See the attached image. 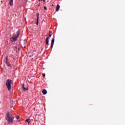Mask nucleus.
<instances>
[{
    "label": "nucleus",
    "instance_id": "nucleus-1",
    "mask_svg": "<svg viewBox=\"0 0 125 125\" xmlns=\"http://www.w3.org/2000/svg\"><path fill=\"white\" fill-rule=\"evenodd\" d=\"M5 119L7 121L8 125H12L13 124L14 117H13L12 114L9 113V112H7L6 114Z\"/></svg>",
    "mask_w": 125,
    "mask_h": 125
},
{
    "label": "nucleus",
    "instance_id": "nucleus-2",
    "mask_svg": "<svg viewBox=\"0 0 125 125\" xmlns=\"http://www.w3.org/2000/svg\"><path fill=\"white\" fill-rule=\"evenodd\" d=\"M11 83H12V80L10 79L7 80L6 82V86L9 91L11 90Z\"/></svg>",
    "mask_w": 125,
    "mask_h": 125
},
{
    "label": "nucleus",
    "instance_id": "nucleus-3",
    "mask_svg": "<svg viewBox=\"0 0 125 125\" xmlns=\"http://www.w3.org/2000/svg\"><path fill=\"white\" fill-rule=\"evenodd\" d=\"M19 36H20V33L18 32L17 36H15L12 38H11V42H15L18 40V38H19Z\"/></svg>",
    "mask_w": 125,
    "mask_h": 125
},
{
    "label": "nucleus",
    "instance_id": "nucleus-4",
    "mask_svg": "<svg viewBox=\"0 0 125 125\" xmlns=\"http://www.w3.org/2000/svg\"><path fill=\"white\" fill-rule=\"evenodd\" d=\"M5 62L7 64V65L8 67H9L10 68H12V66H11V64L9 62H8V56H6L5 58Z\"/></svg>",
    "mask_w": 125,
    "mask_h": 125
},
{
    "label": "nucleus",
    "instance_id": "nucleus-5",
    "mask_svg": "<svg viewBox=\"0 0 125 125\" xmlns=\"http://www.w3.org/2000/svg\"><path fill=\"white\" fill-rule=\"evenodd\" d=\"M55 41V39L54 38H53L52 40L51 41V49H52V48H53V45H54V42Z\"/></svg>",
    "mask_w": 125,
    "mask_h": 125
},
{
    "label": "nucleus",
    "instance_id": "nucleus-6",
    "mask_svg": "<svg viewBox=\"0 0 125 125\" xmlns=\"http://www.w3.org/2000/svg\"><path fill=\"white\" fill-rule=\"evenodd\" d=\"M49 37H47L46 38V44L47 45H49Z\"/></svg>",
    "mask_w": 125,
    "mask_h": 125
},
{
    "label": "nucleus",
    "instance_id": "nucleus-7",
    "mask_svg": "<svg viewBox=\"0 0 125 125\" xmlns=\"http://www.w3.org/2000/svg\"><path fill=\"white\" fill-rule=\"evenodd\" d=\"M22 89L26 91V90H28V87L25 88V84L24 83L22 84Z\"/></svg>",
    "mask_w": 125,
    "mask_h": 125
},
{
    "label": "nucleus",
    "instance_id": "nucleus-8",
    "mask_svg": "<svg viewBox=\"0 0 125 125\" xmlns=\"http://www.w3.org/2000/svg\"><path fill=\"white\" fill-rule=\"evenodd\" d=\"M37 17V25H39V16L40 15V14L37 13L36 14Z\"/></svg>",
    "mask_w": 125,
    "mask_h": 125
},
{
    "label": "nucleus",
    "instance_id": "nucleus-9",
    "mask_svg": "<svg viewBox=\"0 0 125 125\" xmlns=\"http://www.w3.org/2000/svg\"><path fill=\"white\" fill-rule=\"evenodd\" d=\"M42 93L43 94H44V95H45V94L47 93V91H46V90L45 89H43L42 91Z\"/></svg>",
    "mask_w": 125,
    "mask_h": 125
},
{
    "label": "nucleus",
    "instance_id": "nucleus-10",
    "mask_svg": "<svg viewBox=\"0 0 125 125\" xmlns=\"http://www.w3.org/2000/svg\"><path fill=\"white\" fill-rule=\"evenodd\" d=\"M59 9H60V5H57L56 7V11H59Z\"/></svg>",
    "mask_w": 125,
    "mask_h": 125
},
{
    "label": "nucleus",
    "instance_id": "nucleus-11",
    "mask_svg": "<svg viewBox=\"0 0 125 125\" xmlns=\"http://www.w3.org/2000/svg\"><path fill=\"white\" fill-rule=\"evenodd\" d=\"M10 5H13V0H10L9 2Z\"/></svg>",
    "mask_w": 125,
    "mask_h": 125
},
{
    "label": "nucleus",
    "instance_id": "nucleus-12",
    "mask_svg": "<svg viewBox=\"0 0 125 125\" xmlns=\"http://www.w3.org/2000/svg\"><path fill=\"white\" fill-rule=\"evenodd\" d=\"M25 122H27V123H28L29 124H30V123H31V120L28 119H26L25 120Z\"/></svg>",
    "mask_w": 125,
    "mask_h": 125
},
{
    "label": "nucleus",
    "instance_id": "nucleus-13",
    "mask_svg": "<svg viewBox=\"0 0 125 125\" xmlns=\"http://www.w3.org/2000/svg\"><path fill=\"white\" fill-rule=\"evenodd\" d=\"M16 119H17V120H19V119H20V117L19 116H17L16 117Z\"/></svg>",
    "mask_w": 125,
    "mask_h": 125
},
{
    "label": "nucleus",
    "instance_id": "nucleus-14",
    "mask_svg": "<svg viewBox=\"0 0 125 125\" xmlns=\"http://www.w3.org/2000/svg\"><path fill=\"white\" fill-rule=\"evenodd\" d=\"M44 8L45 10H47V8L46 7V6H44Z\"/></svg>",
    "mask_w": 125,
    "mask_h": 125
},
{
    "label": "nucleus",
    "instance_id": "nucleus-15",
    "mask_svg": "<svg viewBox=\"0 0 125 125\" xmlns=\"http://www.w3.org/2000/svg\"><path fill=\"white\" fill-rule=\"evenodd\" d=\"M42 76H43V77L44 78V77H45V74L43 73V74H42Z\"/></svg>",
    "mask_w": 125,
    "mask_h": 125
},
{
    "label": "nucleus",
    "instance_id": "nucleus-16",
    "mask_svg": "<svg viewBox=\"0 0 125 125\" xmlns=\"http://www.w3.org/2000/svg\"><path fill=\"white\" fill-rule=\"evenodd\" d=\"M51 36H52V35H51V34H49V38H51Z\"/></svg>",
    "mask_w": 125,
    "mask_h": 125
},
{
    "label": "nucleus",
    "instance_id": "nucleus-17",
    "mask_svg": "<svg viewBox=\"0 0 125 125\" xmlns=\"http://www.w3.org/2000/svg\"><path fill=\"white\" fill-rule=\"evenodd\" d=\"M43 0V1L45 2V0Z\"/></svg>",
    "mask_w": 125,
    "mask_h": 125
}]
</instances>
